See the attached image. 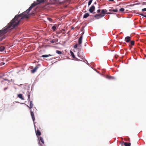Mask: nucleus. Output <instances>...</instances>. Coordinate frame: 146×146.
Segmentation results:
<instances>
[{"label":"nucleus","mask_w":146,"mask_h":146,"mask_svg":"<svg viewBox=\"0 0 146 146\" xmlns=\"http://www.w3.org/2000/svg\"><path fill=\"white\" fill-rule=\"evenodd\" d=\"M78 46V44H76L74 46V48H76Z\"/></svg>","instance_id":"obj_27"},{"label":"nucleus","mask_w":146,"mask_h":146,"mask_svg":"<svg viewBox=\"0 0 146 146\" xmlns=\"http://www.w3.org/2000/svg\"><path fill=\"white\" fill-rule=\"evenodd\" d=\"M3 80H8V79H6V78H4V79H3Z\"/></svg>","instance_id":"obj_36"},{"label":"nucleus","mask_w":146,"mask_h":146,"mask_svg":"<svg viewBox=\"0 0 146 146\" xmlns=\"http://www.w3.org/2000/svg\"><path fill=\"white\" fill-rule=\"evenodd\" d=\"M100 11H101V10L100 9H98L97 10V12L98 13H99L100 12Z\"/></svg>","instance_id":"obj_32"},{"label":"nucleus","mask_w":146,"mask_h":146,"mask_svg":"<svg viewBox=\"0 0 146 146\" xmlns=\"http://www.w3.org/2000/svg\"><path fill=\"white\" fill-rule=\"evenodd\" d=\"M5 49V47L3 46H1L0 47V51H3Z\"/></svg>","instance_id":"obj_19"},{"label":"nucleus","mask_w":146,"mask_h":146,"mask_svg":"<svg viewBox=\"0 0 146 146\" xmlns=\"http://www.w3.org/2000/svg\"><path fill=\"white\" fill-rule=\"evenodd\" d=\"M58 40L57 38H55L51 40L50 42L52 43H56L58 42Z\"/></svg>","instance_id":"obj_11"},{"label":"nucleus","mask_w":146,"mask_h":146,"mask_svg":"<svg viewBox=\"0 0 146 146\" xmlns=\"http://www.w3.org/2000/svg\"><path fill=\"white\" fill-rule=\"evenodd\" d=\"M142 11H146V8L143 9H142Z\"/></svg>","instance_id":"obj_31"},{"label":"nucleus","mask_w":146,"mask_h":146,"mask_svg":"<svg viewBox=\"0 0 146 146\" xmlns=\"http://www.w3.org/2000/svg\"><path fill=\"white\" fill-rule=\"evenodd\" d=\"M89 16V14L88 13H87L85 14L83 17V18H86L88 17Z\"/></svg>","instance_id":"obj_16"},{"label":"nucleus","mask_w":146,"mask_h":146,"mask_svg":"<svg viewBox=\"0 0 146 146\" xmlns=\"http://www.w3.org/2000/svg\"><path fill=\"white\" fill-rule=\"evenodd\" d=\"M3 63V65H4L5 64V63Z\"/></svg>","instance_id":"obj_39"},{"label":"nucleus","mask_w":146,"mask_h":146,"mask_svg":"<svg viewBox=\"0 0 146 146\" xmlns=\"http://www.w3.org/2000/svg\"><path fill=\"white\" fill-rule=\"evenodd\" d=\"M124 145L125 146H130L131 143H128V142H124Z\"/></svg>","instance_id":"obj_15"},{"label":"nucleus","mask_w":146,"mask_h":146,"mask_svg":"<svg viewBox=\"0 0 146 146\" xmlns=\"http://www.w3.org/2000/svg\"><path fill=\"white\" fill-rule=\"evenodd\" d=\"M95 7L94 5L92 6L89 9V11L90 13H92L95 10Z\"/></svg>","instance_id":"obj_7"},{"label":"nucleus","mask_w":146,"mask_h":146,"mask_svg":"<svg viewBox=\"0 0 146 146\" xmlns=\"http://www.w3.org/2000/svg\"><path fill=\"white\" fill-rule=\"evenodd\" d=\"M139 15H141L142 16H143H143H144V15H143V14L142 13H139Z\"/></svg>","instance_id":"obj_35"},{"label":"nucleus","mask_w":146,"mask_h":146,"mask_svg":"<svg viewBox=\"0 0 146 146\" xmlns=\"http://www.w3.org/2000/svg\"><path fill=\"white\" fill-rule=\"evenodd\" d=\"M8 88V87H6L4 89V91H5L6 90H7V89Z\"/></svg>","instance_id":"obj_34"},{"label":"nucleus","mask_w":146,"mask_h":146,"mask_svg":"<svg viewBox=\"0 0 146 146\" xmlns=\"http://www.w3.org/2000/svg\"><path fill=\"white\" fill-rule=\"evenodd\" d=\"M83 54V51L82 49L80 48L79 49L78 52V56L81 58V59H83L84 58V57L81 55V54L82 55Z\"/></svg>","instance_id":"obj_4"},{"label":"nucleus","mask_w":146,"mask_h":146,"mask_svg":"<svg viewBox=\"0 0 146 146\" xmlns=\"http://www.w3.org/2000/svg\"><path fill=\"white\" fill-rule=\"evenodd\" d=\"M131 37L127 36L125 38V41L127 42H129L131 40Z\"/></svg>","instance_id":"obj_8"},{"label":"nucleus","mask_w":146,"mask_h":146,"mask_svg":"<svg viewBox=\"0 0 146 146\" xmlns=\"http://www.w3.org/2000/svg\"><path fill=\"white\" fill-rule=\"evenodd\" d=\"M56 53L58 54H62V52H61L60 51L58 50H56Z\"/></svg>","instance_id":"obj_21"},{"label":"nucleus","mask_w":146,"mask_h":146,"mask_svg":"<svg viewBox=\"0 0 146 146\" xmlns=\"http://www.w3.org/2000/svg\"><path fill=\"white\" fill-rule=\"evenodd\" d=\"M38 68V66H35L33 69L31 70V73H34L35 72V71Z\"/></svg>","instance_id":"obj_10"},{"label":"nucleus","mask_w":146,"mask_h":146,"mask_svg":"<svg viewBox=\"0 0 146 146\" xmlns=\"http://www.w3.org/2000/svg\"><path fill=\"white\" fill-rule=\"evenodd\" d=\"M94 4H96V2H95V3H94Z\"/></svg>","instance_id":"obj_38"},{"label":"nucleus","mask_w":146,"mask_h":146,"mask_svg":"<svg viewBox=\"0 0 146 146\" xmlns=\"http://www.w3.org/2000/svg\"><path fill=\"white\" fill-rule=\"evenodd\" d=\"M82 35L79 38L78 40V46H81V45H80L82 42Z\"/></svg>","instance_id":"obj_6"},{"label":"nucleus","mask_w":146,"mask_h":146,"mask_svg":"<svg viewBox=\"0 0 146 146\" xmlns=\"http://www.w3.org/2000/svg\"><path fill=\"white\" fill-rule=\"evenodd\" d=\"M28 95V100H29L30 99V94L29 93L28 94H27Z\"/></svg>","instance_id":"obj_26"},{"label":"nucleus","mask_w":146,"mask_h":146,"mask_svg":"<svg viewBox=\"0 0 146 146\" xmlns=\"http://www.w3.org/2000/svg\"><path fill=\"white\" fill-rule=\"evenodd\" d=\"M143 17L146 18V15H144V16H143Z\"/></svg>","instance_id":"obj_37"},{"label":"nucleus","mask_w":146,"mask_h":146,"mask_svg":"<svg viewBox=\"0 0 146 146\" xmlns=\"http://www.w3.org/2000/svg\"><path fill=\"white\" fill-rule=\"evenodd\" d=\"M109 79H113V77L110 76L109 77Z\"/></svg>","instance_id":"obj_33"},{"label":"nucleus","mask_w":146,"mask_h":146,"mask_svg":"<svg viewBox=\"0 0 146 146\" xmlns=\"http://www.w3.org/2000/svg\"><path fill=\"white\" fill-rule=\"evenodd\" d=\"M46 1L47 0H37V2H34L31 4L29 8L26 11L20 14L17 15L15 16L14 18L10 22V24H11L10 27H15L17 26L21 20L25 18H28L29 13L33 7L38 4Z\"/></svg>","instance_id":"obj_1"},{"label":"nucleus","mask_w":146,"mask_h":146,"mask_svg":"<svg viewBox=\"0 0 146 146\" xmlns=\"http://www.w3.org/2000/svg\"><path fill=\"white\" fill-rule=\"evenodd\" d=\"M107 10L106 9H103L102 10L101 13L102 15H104V16H105V14H106Z\"/></svg>","instance_id":"obj_9"},{"label":"nucleus","mask_w":146,"mask_h":146,"mask_svg":"<svg viewBox=\"0 0 146 146\" xmlns=\"http://www.w3.org/2000/svg\"><path fill=\"white\" fill-rule=\"evenodd\" d=\"M40 141L43 144H44V141L43 140V138L42 137H40Z\"/></svg>","instance_id":"obj_22"},{"label":"nucleus","mask_w":146,"mask_h":146,"mask_svg":"<svg viewBox=\"0 0 146 146\" xmlns=\"http://www.w3.org/2000/svg\"><path fill=\"white\" fill-rule=\"evenodd\" d=\"M109 11L110 12H117L118 10L117 9H113L112 8L110 9L109 10Z\"/></svg>","instance_id":"obj_13"},{"label":"nucleus","mask_w":146,"mask_h":146,"mask_svg":"<svg viewBox=\"0 0 146 146\" xmlns=\"http://www.w3.org/2000/svg\"><path fill=\"white\" fill-rule=\"evenodd\" d=\"M135 42L133 40H131L130 41V45L133 46L134 45Z\"/></svg>","instance_id":"obj_20"},{"label":"nucleus","mask_w":146,"mask_h":146,"mask_svg":"<svg viewBox=\"0 0 146 146\" xmlns=\"http://www.w3.org/2000/svg\"><path fill=\"white\" fill-rule=\"evenodd\" d=\"M33 104L32 102V101H30V106H29L27 105V106L29 108L30 110V111L31 112V115L32 118L33 120V121H34L35 119V116L34 115V112L33 111H32V108H33Z\"/></svg>","instance_id":"obj_3"},{"label":"nucleus","mask_w":146,"mask_h":146,"mask_svg":"<svg viewBox=\"0 0 146 146\" xmlns=\"http://www.w3.org/2000/svg\"><path fill=\"white\" fill-rule=\"evenodd\" d=\"M17 96L22 100H24V98L23 97V95L22 94H19L17 95Z\"/></svg>","instance_id":"obj_12"},{"label":"nucleus","mask_w":146,"mask_h":146,"mask_svg":"<svg viewBox=\"0 0 146 146\" xmlns=\"http://www.w3.org/2000/svg\"><path fill=\"white\" fill-rule=\"evenodd\" d=\"M124 10L125 9L124 8H121L119 9V11L121 12H123L124 11Z\"/></svg>","instance_id":"obj_23"},{"label":"nucleus","mask_w":146,"mask_h":146,"mask_svg":"<svg viewBox=\"0 0 146 146\" xmlns=\"http://www.w3.org/2000/svg\"><path fill=\"white\" fill-rule=\"evenodd\" d=\"M106 14H114V13H112V12H108L106 13Z\"/></svg>","instance_id":"obj_29"},{"label":"nucleus","mask_w":146,"mask_h":146,"mask_svg":"<svg viewBox=\"0 0 146 146\" xmlns=\"http://www.w3.org/2000/svg\"><path fill=\"white\" fill-rule=\"evenodd\" d=\"M104 17V15H102L101 14H96L94 15V17L96 18L97 19H98L101 18L102 17Z\"/></svg>","instance_id":"obj_5"},{"label":"nucleus","mask_w":146,"mask_h":146,"mask_svg":"<svg viewBox=\"0 0 146 146\" xmlns=\"http://www.w3.org/2000/svg\"><path fill=\"white\" fill-rule=\"evenodd\" d=\"M51 55L49 54L48 55H42L41 57L43 58L47 57L50 56H51Z\"/></svg>","instance_id":"obj_17"},{"label":"nucleus","mask_w":146,"mask_h":146,"mask_svg":"<svg viewBox=\"0 0 146 146\" xmlns=\"http://www.w3.org/2000/svg\"><path fill=\"white\" fill-rule=\"evenodd\" d=\"M52 29L53 31H55L56 29V27L55 26H53L52 27Z\"/></svg>","instance_id":"obj_25"},{"label":"nucleus","mask_w":146,"mask_h":146,"mask_svg":"<svg viewBox=\"0 0 146 146\" xmlns=\"http://www.w3.org/2000/svg\"><path fill=\"white\" fill-rule=\"evenodd\" d=\"M11 25L9 23L7 26L0 30V41H2L7 36V35L6 34L7 32L15 28L11 27H10Z\"/></svg>","instance_id":"obj_2"},{"label":"nucleus","mask_w":146,"mask_h":146,"mask_svg":"<svg viewBox=\"0 0 146 146\" xmlns=\"http://www.w3.org/2000/svg\"><path fill=\"white\" fill-rule=\"evenodd\" d=\"M132 45H130V44H129V49H131V48H132Z\"/></svg>","instance_id":"obj_30"},{"label":"nucleus","mask_w":146,"mask_h":146,"mask_svg":"<svg viewBox=\"0 0 146 146\" xmlns=\"http://www.w3.org/2000/svg\"><path fill=\"white\" fill-rule=\"evenodd\" d=\"M70 53L71 55L72 56L73 58H75V57L74 55L73 52L71 51H70Z\"/></svg>","instance_id":"obj_18"},{"label":"nucleus","mask_w":146,"mask_h":146,"mask_svg":"<svg viewBox=\"0 0 146 146\" xmlns=\"http://www.w3.org/2000/svg\"><path fill=\"white\" fill-rule=\"evenodd\" d=\"M92 1V0H90L88 3V6L91 4Z\"/></svg>","instance_id":"obj_24"},{"label":"nucleus","mask_w":146,"mask_h":146,"mask_svg":"<svg viewBox=\"0 0 146 146\" xmlns=\"http://www.w3.org/2000/svg\"><path fill=\"white\" fill-rule=\"evenodd\" d=\"M36 135L40 136L41 135V133L39 130L37 129L36 131Z\"/></svg>","instance_id":"obj_14"},{"label":"nucleus","mask_w":146,"mask_h":146,"mask_svg":"<svg viewBox=\"0 0 146 146\" xmlns=\"http://www.w3.org/2000/svg\"><path fill=\"white\" fill-rule=\"evenodd\" d=\"M48 21L50 22H52V19L50 18H48Z\"/></svg>","instance_id":"obj_28"}]
</instances>
